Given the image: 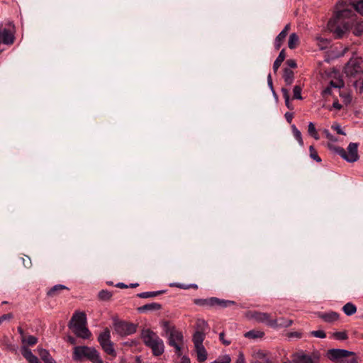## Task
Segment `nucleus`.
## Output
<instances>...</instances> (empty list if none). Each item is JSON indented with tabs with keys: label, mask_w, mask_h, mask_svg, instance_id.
Wrapping results in <instances>:
<instances>
[{
	"label": "nucleus",
	"mask_w": 363,
	"mask_h": 363,
	"mask_svg": "<svg viewBox=\"0 0 363 363\" xmlns=\"http://www.w3.org/2000/svg\"><path fill=\"white\" fill-rule=\"evenodd\" d=\"M344 73L359 92L363 91V58L354 54L344 67Z\"/></svg>",
	"instance_id": "obj_1"
},
{
	"label": "nucleus",
	"mask_w": 363,
	"mask_h": 363,
	"mask_svg": "<svg viewBox=\"0 0 363 363\" xmlns=\"http://www.w3.org/2000/svg\"><path fill=\"white\" fill-rule=\"evenodd\" d=\"M352 13L351 10L342 9L336 12L335 16L328 23V30L335 35L337 38H341L345 32L350 30L351 22L346 19Z\"/></svg>",
	"instance_id": "obj_2"
},
{
	"label": "nucleus",
	"mask_w": 363,
	"mask_h": 363,
	"mask_svg": "<svg viewBox=\"0 0 363 363\" xmlns=\"http://www.w3.org/2000/svg\"><path fill=\"white\" fill-rule=\"evenodd\" d=\"M162 327L167 339V344L174 348L175 354L180 357L182 354V349L184 345V335L182 331L177 330L175 326L169 324L168 321H164Z\"/></svg>",
	"instance_id": "obj_3"
},
{
	"label": "nucleus",
	"mask_w": 363,
	"mask_h": 363,
	"mask_svg": "<svg viewBox=\"0 0 363 363\" xmlns=\"http://www.w3.org/2000/svg\"><path fill=\"white\" fill-rule=\"evenodd\" d=\"M86 315L84 312H75L69 322L68 327L77 337L89 339L91 333L86 327Z\"/></svg>",
	"instance_id": "obj_4"
},
{
	"label": "nucleus",
	"mask_w": 363,
	"mask_h": 363,
	"mask_svg": "<svg viewBox=\"0 0 363 363\" xmlns=\"http://www.w3.org/2000/svg\"><path fill=\"white\" fill-rule=\"evenodd\" d=\"M141 338L145 346L152 350L154 356H160L164 353L163 340L152 330L143 329L141 332Z\"/></svg>",
	"instance_id": "obj_5"
},
{
	"label": "nucleus",
	"mask_w": 363,
	"mask_h": 363,
	"mask_svg": "<svg viewBox=\"0 0 363 363\" xmlns=\"http://www.w3.org/2000/svg\"><path fill=\"white\" fill-rule=\"evenodd\" d=\"M72 358L74 361L86 359L92 363H104L99 352L94 347L88 346H75Z\"/></svg>",
	"instance_id": "obj_6"
},
{
	"label": "nucleus",
	"mask_w": 363,
	"mask_h": 363,
	"mask_svg": "<svg viewBox=\"0 0 363 363\" xmlns=\"http://www.w3.org/2000/svg\"><path fill=\"white\" fill-rule=\"evenodd\" d=\"M251 317L256 321L262 323H265L269 327L277 328V327H289L292 324V320H286L283 318L279 320L273 318L271 314L267 313L255 311L252 313Z\"/></svg>",
	"instance_id": "obj_7"
},
{
	"label": "nucleus",
	"mask_w": 363,
	"mask_h": 363,
	"mask_svg": "<svg viewBox=\"0 0 363 363\" xmlns=\"http://www.w3.org/2000/svg\"><path fill=\"white\" fill-rule=\"evenodd\" d=\"M335 152L338 154L342 158L348 162H354L359 159L358 143H350L346 151L343 147L337 146H329Z\"/></svg>",
	"instance_id": "obj_8"
},
{
	"label": "nucleus",
	"mask_w": 363,
	"mask_h": 363,
	"mask_svg": "<svg viewBox=\"0 0 363 363\" xmlns=\"http://www.w3.org/2000/svg\"><path fill=\"white\" fill-rule=\"evenodd\" d=\"M98 341L103 350L108 354L116 357V352L113 347V343L111 340V332L107 328L100 333Z\"/></svg>",
	"instance_id": "obj_9"
},
{
	"label": "nucleus",
	"mask_w": 363,
	"mask_h": 363,
	"mask_svg": "<svg viewBox=\"0 0 363 363\" xmlns=\"http://www.w3.org/2000/svg\"><path fill=\"white\" fill-rule=\"evenodd\" d=\"M208 324L204 320H198L196 322V330L192 336V342L194 347L203 345V342L206 338V330Z\"/></svg>",
	"instance_id": "obj_10"
},
{
	"label": "nucleus",
	"mask_w": 363,
	"mask_h": 363,
	"mask_svg": "<svg viewBox=\"0 0 363 363\" xmlns=\"http://www.w3.org/2000/svg\"><path fill=\"white\" fill-rule=\"evenodd\" d=\"M115 330L121 336L132 335L136 332V325L127 322H118L115 324Z\"/></svg>",
	"instance_id": "obj_11"
},
{
	"label": "nucleus",
	"mask_w": 363,
	"mask_h": 363,
	"mask_svg": "<svg viewBox=\"0 0 363 363\" xmlns=\"http://www.w3.org/2000/svg\"><path fill=\"white\" fill-rule=\"evenodd\" d=\"M331 359H338L350 356H354L355 353L343 349H331L328 351Z\"/></svg>",
	"instance_id": "obj_12"
},
{
	"label": "nucleus",
	"mask_w": 363,
	"mask_h": 363,
	"mask_svg": "<svg viewBox=\"0 0 363 363\" xmlns=\"http://www.w3.org/2000/svg\"><path fill=\"white\" fill-rule=\"evenodd\" d=\"M21 354L29 363H40L38 357L26 346L22 347Z\"/></svg>",
	"instance_id": "obj_13"
},
{
	"label": "nucleus",
	"mask_w": 363,
	"mask_h": 363,
	"mask_svg": "<svg viewBox=\"0 0 363 363\" xmlns=\"http://www.w3.org/2000/svg\"><path fill=\"white\" fill-rule=\"evenodd\" d=\"M196 353L197 361L199 363L204 362L208 357V353L203 345L194 347Z\"/></svg>",
	"instance_id": "obj_14"
},
{
	"label": "nucleus",
	"mask_w": 363,
	"mask_h": 363,
	"mask_svg": "<svg viewBox=\"0 0 363 363\" xmlns=\"http://www.w3.org/2000/svg\"><path fill=\"white\" fill-rule=\"evenodd\" d=\"M318 317L323 319L325 322L333 323L339 318V314L334 311L328 313H319Z\"/></svg>",
	"instance_id": "obj_15"
},
{
	"label": "nucleus",
	"mask_w": 363,
	"mask_h": 363,
	"mask_svg": "<svg viewBox=\"0 0 363 363\" xmlns=\"http://www.w3.org/2000/svg\"><path fill=\"white\" fill-rule=\"evenodd\" d=\"M214 297L208 298H195L194 303L203 307H214Z\"/></svg>",
	"instance_id": "obj_16"
},
{
	"label": "nucleus",
	"mask_w": 363,
	"mask_h": 363,
	"mask_svg": "<svg viewBox=\"0 0 363 363\" xmlns=\"http://www.w3.org/2000/svg\"><path fill=\"white\" fill-rule=\"evenodd\" d=\"M162 308V306L157 303H150L143 305L138 308V311L140 313H145L148 311H159Z\"/></svg>",
	"instance_id": "obj_17"
},
{
	"label": "nucleus",
	"mask_w": 363,
	"mask_h": 363,
	"mask_svg": "<svg viewBox=\"0 0 363 363\" xmlns=\"http://www.w3.org/2000/svg\"><path fill=\"white\" fill-rule=\"evenodd\" d=\"M69 290V289L62 284H57L52 286L48 292L47 295L49 297H55L60 294L62 290Z\"/></svg>",
	"instance_id": "obj_18"
},
{
	"label": "nucleus",
	"mask_w": 363,
	"mask_h": 363,
	"mask_svg": "<svg viewBox=\"0 0 363 363\" xmlns=\"http://www.w3.org/2000/svg\"><path fill=\"white\" fill-rule=\"evenodd\" d=\"M214 306H218L223 308L236 304V303L233 301L220 299L216 297H214Z\"/></svg>",
	"instance_id": "obj_19"
},
{
	"label": "nucleus",
	"mask_w": 363,
	"mask_h": 363,
	"mask_svg": "<svg viewBox=\"0 0 363 363\" xmlns=\"http://www.w3.org/2000/svg\"><path fill=\"white\" fill-rule=\"evenodd\" d=\"M283 78L286 85H291L294 79V72L289 68H285L284 69Z\"/></svg>",
	"instance_id": "obj_20"
},
{
	"label": "nucleus",
	"mask_w": 363,
	"mask_h": 363,
	"mask_svg": "<svg viewBox=\"0 0 363 363\" xmlns=\"http://www.w3.org/2000/svg\"><path fill=\"white\" fill-rule=\"evenodd\" d=\"M285 57H286L285 50H282L279 52V56L277 57V59L274 62L273 70H274V72H277L279 67H280V65H281L283 61L284 60Z\"/></svg>",
	"instance_id": "obj_21"
},
{
	"label": "nucleus",
	"mask_w": 363,
	"mask_h": 363,
	"mask_svg": "<svg viewBox=\"0 0 363 363\" xmlns=\"http://www.w3.org/2000/svg\"><path fill=\"white\" fill-rule=\"evenodd\" d=\"M165 292V291H147V292H142L137 294V296L141 298H152L155 297L157 296L163 294Z\"/></svg>",
	"instance_id": "obj_22"
},
{
	"label": "nucleus",
	"mask_w": 363,
	"mask_h": 363,
	"mask_svg": "<svg viewBox=\"0 0 363 363\" xmlns=\"http://www.w3.org/2000/svg\"><path fill=\"white\" fill-rule=\"evenodd\" d=\"M299 43V38L296 33H293L289 35L288 46L290 49H294L297 47Z\"/></svg>",
	"instance_id": "obj_23"
},
{
	"label": "nucleus",
	"mask_w": 363,
	"mask_h": 363,
	"mask_svg": "<svg viewBox=\"0 0 363 363\" xmlns=\"http://www.w3.org/2000/svg\"><path fill=\"white\" fill-rule=\"evenodd\" d=\"M342 311L347 315L350 316L356 313L357 307L353 303L349 302L342 307Z\"/></svg>",
	"instance_id": "obj_24"
},
{
	"label": "nucleus",
	"mask_w": 363,
	"mask_h": 363,
	"mask_svg": "<svg viewBox=\"0 0 363 363\" xmlns=\"http://www.w3.org/2000/svg\"><path fill=\"white\" fill-rule=\"evenodd\" d=\"M256 358V361L252 363H273L267 354L262 352H258Z\"/></svg>",
	"instance_id": "obj_25"
},
{
	"label": "nucleus",
	"mask_w": 363,
	"mask_h": 363,
	"mask_svg": "<svg viewBox=\"0 0 363 363\" xmlns=\"http://www.w3.org/2000/svg\"><path fill=\"white\" fill-rule=\"evenodd\" d=\"M245 337L250 339H256L259 337H262L264 335V333L259 331V330H252L245 333Z\"/></svg>",
	"instance_id": "obj_26"
},
{
	"label": "nucleus",
	"mask_w": 363,
	"mask_h": 363,
	"mask_svg": "<svg viewBox=\"0 0 363 363\" xmlns=\"http://www.w3.org/2000/svg\"><path fill=\"white\" fill-rule=\"evenodd\" d=\"M38 354L40 357L41 359L45 362L50 360V359H52L50 352L48 350L43 349V348H38Z\"/></svg>",
	"instance_id": "obj_27"
},
{
	"label": "nucleus",
	"mask_w": 363,
	"mask_h": 363,
	"mask_svg": "<svg viewBox=\"0 0 363 363\" xmlns=\"http://www.w3.org/2000/svg\"><path fill=\"white\" fill-rule=\"evenodd\" d=\"M330 86L333 88L341 89L345 86L343 79L340 77L332 79L330 82Z\"/></svg>",
	"instance_id": "obj_28"
},
{
	"label": "nucleus",
	"mask_w": 363,
	"mask_h": 363,
	"mask_svg": "<svg viewBox=\"0 0 363 363\" xmlns=\"http://www.w3.org/2000/svg\"><path fill=\"white\" fill-rule=\"evenodd\" d=\"M286 35H284V33H281V32L277 36L275 41H274V47L276 50H279L281 45L283 44Z\"/></svg>",
	"instance_id": "obj_29"
},
{
	"label": "nucleus",
	"mask_w": 363,
	"mask_h": 363,
	"mask_svg": "<svg viewBox=\"0 0 363 363\" xmlns=\"http://www.w3.org/2000/svg\"><path fill=\"white\" fill-rule=\"evenodd\" d=\"M291 128H292V131H293V134H294V138L297 140V141L298 142L299 145L301 146H303V139H302L301 133L300 132V130H298L297 129V128L296 127L295 125H291Z\"/></svg>",
	"instance_id": "obj_30"
},
{
	"label": "nucleus",
	"mask_w": 363,
	"mask_h": 363,
	"mask_svg": "<svg viewBox=\"0 0 363 363\" xmlns=\"http://www.w3.org/2000/svg\"><path fill=\"white\" fill-rule=\"evenodd\" d=\"M296 363H315L312 358L306 354H299L296 359Z\"/></svg>",
	"instance_id": "obj_31"
},
{
	"label": "nucleus",
	"mask_w": 363,
	"mask_h": 363,
	"mask_svg": "<svg viewBox=\"0 0 363 363\" xmlns=\"http://www.w3.org/2000/svg\"><path fill=\"white\" fill-rule=\"evenodd\" d=\"M308 134L313 137L315 140H319V135L315 129V125L313 123L310 122L308 126Z\"/></svg>",
	"instance_id": "obj_32"
},
{
	"label": "nucleus",
	"mask_w": 363,
	"mask_h": 363,
	"mask_svg": "<svg viewBox=\"0 0 363 363\" xmlns=\"http://www.w3.org/2000/svg\"><path fill=\"white\" fill-rule=\"evenodd\" d=\"M340 96L342 99V102L345 105L350 104L352 101V96H351L350 93L348 91H340Z\"/></svg>",
	"instance_id": "obj_33"
},
{
	"label": "nucleus",
	"mask_w": 363,
	"mask_h": 363,
	"mask_svg": "<svg viewBox=\"0 0 363 363\" xmlns=\"http://www.w3.org/2000/svg\"><path fill=\"white\" fill-rule=\"evenodd\" d=\"M112 296V293L108 290H101L98 294V297L101 301H108Z\"/></svg>",
	"instance_id": "obj_34"
},
{
	"label": "nucleus",
	"mask_w": 363,
	"mask_h": 363,
	"mask_svg": "<svg viewBox=\"0 0 363 363\" xmlns=\"http://www.w3.org/2000/svg\"><path fill=\"white\" fill-rule=\"evenodd\" d=\"M22 342H26L28 345L33 346L38 342V338L33 335H29L27 337H23Z\"/></svg>",
	"instance_id": "obj_35"
},
{
	"label": "nucleus",
	"mask_w": 363,
	"mask_h": 363,
	"mask_svg": "<svg viewBox=\"0 0 363 363\" xmlns=\"http://www.w3.org/2000/svg\"><path fill=\"white\" fill-rule=\"evenodd\" d=\"M231 358L228 354L218 357L215 361L211 363H230Z\"/></svg>",
	"instance_id": "obj_36"
},
{
	"label": "nucleus",
	"mask_w": 363,
	"mask_h": 363,
	"mask_svg": "<svg viewBox=\"0 0 363 363\" xmlns=\"http://www.w3.org/2000/svg\"><path fill=\"white\" fill-rule=\"evenodd\" d=\"M310 157L318 162H321V158L318 156L317 151L313 145L309 147Z\"/></svg>",
	"instance_id": "obj_37"
},
{
	"label": "nucleus",
	"mask_w": 363,
	"mask_h": 363,
	"mask_svg": "<svg viewBox=\"0 0 363 363\" xmlns=\"http://www.w3.org/2000/svg\"><path fill=\"white\" fill-rule=\"evenodd\" d=\"M333 335L335 339L340 340H345L348 338L347 334L345 331L335 332Z\"/></svg>",
	"instance_id": "obj_38"
},
{
	"label": "nucleus",
	"mask_w": 363,
	"mask_h": 363,
	"mask_svg": "<svg viewBox=\"0 0 363 363\" xmlns=\"http://www.w3.org/2000/svg\"><path fill=\"white\" fill-rule=\"evenodd\" d=\"M294 96L293 98L294 99H301V87L300 86H295L293 89Z\"/></svg>",
	"instance_id": "obj_39"
},
{
	"label": "nucleus",
	"mask_w": 363,
	"mask_h": 363,
	"mask_svg": "<svg viewBox=\"0 0 363 363\" xmlns=\"http://www.w3.org/2000/svg\"><path fill=\"white\" fill-rule=\"evenodd\" d=\"M354 9L363 16V0H359L353 4Z\"/></svg>",
	"instance_id": "obj_40"
},
{
	"label": "nucleus",
	"mask_w": 363,
	"mask_h": 363,
	"mask_svg": "<svg viewBox=\"0 0 363 363\" xmlns=\"http://www.w3.org/2000/svg\"><path fill=\"white\" fill-rule=\"evenodd\" d=\"M311 335L318 338H325L326 334L323 330H313L311 332Z\"/></svg>",
	"instance_id": "obj_41"
},
{
	"label": "nucleus",
	"mask_w": 363,
	"mask_h": 363,
	"mask_svg": "<svg viewBox=\"0 0 363 363\" xmlns=\"http://www.w3.org/2000/svg\"><path fill=\"white\" fill-rule=\"evenodd\" d=\"M13 318V315L11 313H9L6 314H4L1 316H0V325L4 322V321H9Z\"/></svg>",
	"instance_id": "obj_42"
},
{
	"label": "nucleus",
	"mask_w": 363,
	"mask_h": 363,
	"mask_svg": "<svg viewBox=\"0 0 363 363\" xmlns=\"http://www.w3.org/2000/svg\"><path fill=\"white\" fill-rule=\"evenodd\" d=\"M331 128L337 132L340 135H345V133L342 130L341 126L338 123H334L332 125Z\"/></svg>",
	"instance_id": "obj_43"
},
{
	"label": "nucleus",
	"mask_w": 363,
	"mask_h": 363,
	"mask_svg": "<svg viewBox=\"0 0 363 363\" xmlns=\"http://www.w3.org/2000/svg\"><path fill=\"white\" fill-rule=\"evenodd\" d=\"M169 286L170 287H177V288L182 289H189V286L187 284H180V283H172L169 284Z\"/></svg>",
	"instance_id": "obj_44"
},
{
	"label": "nucleus",
	"mask_w": 363,
	"mask_h": 363,
	"mask_svg": "<svg viewBox=\"0 0 363 363\" xmlns=\"http://www.w3.org/2000/svg\"><path fill=\"white\" fill-rule=\"evenodd\" d=\"M225 333L223 332L219 334V339L223 342V345L228 346L231 343V341L227 340L224 338Z\"/></svg>",
	"instance_id": "obj_45"
},
{
	"label": "nucleus",
	"mask_w": 363,
	"mask_h": 363,
	"mask_svg": "<svg viewBox=\"0 0 363 363\" xmlns=\"http://www.w3.org/2000/svg\"><path fill=\"white\" fill-rule=\"evenodd\" d=\"M284 116L286 121L290 123L294 118V113L291 112H286Z\"/></svg>",
	"instance_id": "obj_46"
},
{
	"label": "nucleus",
	"mask_w": 363,
	"mask_h": 363,
	"mask_svg": "<svg viewBox=\"0 0 363 363\" xmlns=\"http://www.w3.org/2000/svg\"><path fill=\"white\" fill-rule=\"evenodd\" d=\"M286 64L291 68H296L297 67V64L294 60H291V59L288 60L286 61Z\"/></svg>",
	"instance_id": "obj_47"
},
{
	"label": "nucleus",
	"mask_w": 363,
	"mask_h": 363,
	"mask_svg": "<svg viewBox=\"0 0 363 363\" xmlns=\"http://www.w3.org/2000/svg\"><path fill=\"white\" fill-rule=\"evenodd\" d=\"M324 133L328 139H329L330 140L334 141V142L337 141V139L335 138H334V136L333 135H331V133L328 130H325Z\"/></svg>",
	"instance_id": "obj_48"
},
{
	"label": "nucleus",
	"mask_w": 363,
	"mask_h": 363,
	"mask_svg": "<svg viewBox=\"0 0 363 363\" xmlns=\"http://www.w3.org/2000/svg\"><path fill=\"white\" fill-rule=\"evenodd\" d=\"M267 83H268L269 86L270 87V89L273 91V93H274V89H273L272 79V76H271L270 74H269L268 76H267Z\"/></svg>",
	"instance_id": "obj_49"
},
{
	"label": "nucleus",
	"mask_w": 363,
	"mask_h": 363,
	"mask_svg": "<svg viewBox=\"0 0 363 363\" xmlns=\"http://www.w3.org/2000/svg\"><path fill=\"white\" fill-rule=\"evenodd\" d=\"M281 93H282V94H283V97H284V99H285L290 98V97H289V91H288V89H286V88H282V89H281Z\"/></svg>",
	"instance_id": "obj_50"
},
{
	"label": "nucleus",
	"mask_w": 363,
	"mask_h": 363,
	"mask_svg": "<svg viewBox=\"0 0 363 363\" xmlns=\"http://www.w3.org/2000/svg\"><path fill=\"white\" fill-rule=\"evenodd\" d=\"M284 101H285V104L286 106V107L290 109V110H293L294 109V106L293 105L291 104V103L290 102V98H288V99H284Z\"/></svg>",
	"instance_id": "obj_51"
},
{
	"label": "nucleus",
	"mask_w": 363,
	"mask_h": 363,
	"mask_svg": "<svg viewBox=\"0 0 363 363\" xmlns=\"http://www.w3.org/2000/svg\"><path fill=\"white\" fill-rule=\"evenodd\" d=\"M235 363H245L244 355L242 353L239 354Z\"/></svg>",
	"instance_id": "obj_52"
},
{
	"label": "nucleus",
	"mask_w": 363,
	"mask_h": 363,
	"mask_svg": "<svg viewBox=\"0 0 363 363\" xmlns=\"http://www.w3.org/2000/svg\"><path fill=\"white\" fill-rule=\"evenodd\" d=\"M289 337H297V338H300L301 337V335L300 333L298 332H293V333H290L289 334Z\"/></svg>",
	"instance_id": "obj_53"
},
{
	"label": "nucleus",
	"mask_w": 363,
	"mask_h": 363,
	"mask_svg": "<svg viewBox=\"0 0 363 363\" xmlns=\"http://www.w3.org/2000/svg\"><path fill=\"white\" fill-rule=\"evenodd\" d=\"M290 30V24H286L284 29L281 31V33H284L285 35H287L289 30Z\"/></svg>",
	"instance_id": "obj_54"
},
{
	"label": "nucleus",
	"mask_w": 363,
	"mask_h": 363,
	"mask_svg": "<svg viewBox=\"0 0 363 363\" xmlns=\"http://www.w3.org/2000/svg\"><path fill=\"white\" fill-rule=\"evenodd\" d=\"M333 108L335 109L340 110L342 108V105L338 102V101H335L333 104Z\"/></svg>",
	"instance_id": "obj_55"
},
{
	"label": "nucleus",
	"mask_w": 363,
	"mask_h": 363,
	"mask_svg": "<svg viewBox=\"0 0 363 363\" xmlns=\"http://www.w3.org/2000/svg\"><path fill=\"white\" fill-rule=\"evenodd\" d=\"M28 260L26 261L25 259H23V264L26 267H30L31 266V261L29 257H27Z\"/></svg>",
	"instance_id": "obj_56"
},
{
	"label": "nucleus",
	"mask_w": 363,
	"mask_h": 363,
	"mask_svg": "<svg viewBox=\"0 0 363 363\" xmlns=\"http://www.w3.org/2000/svg\"><path fill=\"white\" fill-rule=\"evenodd\" d=\"M67 341L72 344V345H75L76 344V339L72 336H69L68 338H67Z\"/></svg>",
	"instance_id": "obj_57"
},
{
	"label": "nucleus",
	"mask_w": 363,
	"mask_h": 363,
	"mask_svg": "<svg viewBox=\"0 0 363 363\" xmlns=\"http://www.w3.org/2000/svg\"><path fill=\"white\" fill-rule=\"evenodd\" d=\"M180 363H191V361H190V359L186 356H184L182 358V360H181V362Z\"/></svg>",
	"instance_id": "obj_58"
},
{
	"label": "nucleus",
	"mask_w": 363,
	"mask_h": 363,
	"mask_svg": "<svg viewBox=\"0 0 363 363\" xmlns=\"http://www.w3.org/2000/svg\"><path fill=\"white\" fill-rule=\"evenodd\" d=\"M117 287L118 288H121V289H127L128 288V286L123 284V283H118L116 285Z\"/></svg>",
	"instance_id": "obj_59"
},
{
	"label": "nucleus",
	"mask_w": 363,
	"mask_h": 363,
	"mask_svg": "<svg viewBox=\"0 0 363 363\" xmlns=\"http://www.w3.org/2000/svg\"><path fill=\"white\" fill-rule=\"evenodd\" d=\"M347 363H358L356 354L354 356H352V357L348 361Z\"/></svg>",
	"instance_id": "obj_60"
},
{
	"label": "nucleus",
	"mask_w": 363,
	"mask_h": 363,
	"mask_svg": "<svg viewBox=\"0 0 363 363\" xmlns=\"http://www.w3.org/2000/svg\"><path fill=\"white\" fill-rule=\"evenodd\" d=\"M331 86H330V87H327L325 90H324V93L325 94H331Z\"/></svg>",
	"instance_id": "obj_61"
},
{
	"label": "nucleus",
	"mask_w": 363,
	"mask_h": 363,
	"mask_svg": "<svg viewBox=\"0 0 363 363\" xmlns=\"http://www.w3.org/2000/svg\"><path fill=\"white\" fill-rule=\"evenodd\" d=\"M188 286H189V289H198V286L195 284H188Z\"/></svg>",
	"instance_id": "obj_62"
},
{
	"label": "nucleus",
	"mask_w": 363,
	"mask_h": 363,
	"mask_svg": "<svg viewBox=\"0 0 363 363\" xmlns=\"http://www.w3.org/2000/svg\"><path fill=\"white\" fill-rule=\"evenodd\" d=\"M18 332L19 333V334H21L23 337V334H24V332H23V330L22 329L21 327H18Z\"/></svg>",
	"instance_id": "obj_63"
},
{
	"label": "nucleus",
	"mask_w": 363,
	"mask_h": 363,
	"mask_svg": "<svg viewBox=\"0 0 363 363\" xmlns=\"http://www.w3.org/2000/svg\"><path fill=\"white\" fill-rule=\"evenodd\" d=\"M45 363H56V362L53 358H52V359H50V360L47 361Z\"/></svg>",
	"instance_id": "obj_64"
}]
</instances>
